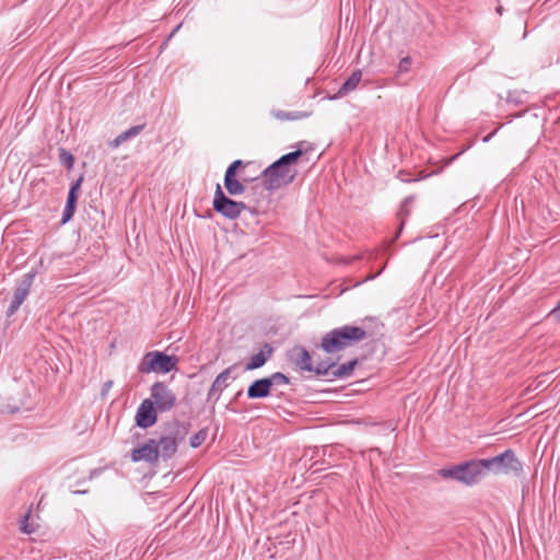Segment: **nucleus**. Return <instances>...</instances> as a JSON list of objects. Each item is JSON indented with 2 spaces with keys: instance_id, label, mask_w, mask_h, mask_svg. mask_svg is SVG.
Returning <instances> with one entry per match:
<instances>
[{
  "instance_id": "1",
  "label": "nucleus",
  "mask_w": 560,
  "mask_h": 560,
  "mask_svg": "<svg viewBox=\"0 0 560 560\" xmlns=\"http://www.w3.org/2000/svg\"><path fill=\"white\" fill-rule=\"evenodd\" d=\"M304 141L298 142L294 145V151L283 154L261 172L260 178L262 179L264 188L268 191V196L282 186L294 182L296 171H292L291 166L295 164L304 153L313 149L311 145L307 148H304Z\"/></svg>"
},
{
  "instance_id": "2",
  "label": "nucleus",
  "mask_w": 560,
  "mask_h": 560,
  "mask_svg": "<svg viewBox=\"0 0 560 560\" xmlns=\"http://www.w3.org/2000/svg\"><path fill=\"white\" fill-rule=\"evenodd\" d=\"M191 428L188 421L172 419L163 424V431L158 439H154L160 452V458L167 462L175 456L178 446L186 440Z\"/></svg>"
},
{
  "instance_id": "3",
  "label": "nucleus",
  "mask_w": 560,
  "mask_h": 560,
  "mask_svg": "<svg viewBox=\"0 0 560 560\" xmlns=\"http://www.w3.org/2000/svg\"><path fill=\"white\" fill-rule=\"evenodd\" d=\"M178 358L175 354H167L154 350L147 352L138 364V372L141 374L162 373L167 374L176 369Z\"/></svg>"
},
{
  "instance_id": "4",
  "label": "nucleus",
  "mask_w": 560,
  "mask_h": 560,
  "mask_svg": "<svg viewBox=\"0 0 560 560\" xmlns=\"http://www.w3.org/2000/svg\"><path fill=\"white\" fill-rule=\"evenodd\" d=\"M212 207L217 213L229 220H236L247 208L245 202L236 201L228 197L220 184L215 186Z\"/></svg>"
},
{
  "instance_id": "5",
  "label": "nucleus",
  "mask_w": 560,
  "mask_h": 560,
  "mask_svg": "<svg viewBox=\"0 0 560 560\" xmlns=\"http://www.w3.org/2000/svg\"><path fill=\"white\" fill-rule=\"evenodd\" d=\"M36 270L33 269L26 273H24L18 281L16 287L13 291V298L11 300V303L5 312L7 318H10L13 316L20 306L23 304L27 295L30 294L32 284L34 282Z\"/></svg>"
},
{
  "instance_id": "6",
  "label": "nucleus",
  "mask_w": 560,
  "mask_h": 560,
  "mask_svg": "<svg viewBox=\"0 0 560 560\" xmlns=\"http://www.w3.org/2000/svg\"><path fill=\"white\" fill-rule=\"evenodd\" d=\"M497 472L521 477L524 472L523 463L517 458L512 448L493 456Z\"/></svg>"
},
{
  "instance_id": "7",
  "label": "nucleus",
  "mask_w": 560,
  "mask_h": 560,
  "mask_svg": "<svg viewBox=\"0 0 560 560\" xmlns=\"http://www.w3.org/2000/svg\"><path fill=\"white\" fill-rule=\"evenodd\" d=\"M155 408L161 412L170 411L176 404V395L163 382L151 386V398Z\"/></svg>"
},
{
  "instance_id": "8",
  "label": "nucleus",
  "mask_w": 560,
  "mask_h": 560,
  "mask_svg": "<svg viewBox=\"0 0 560 560\" xmlns=\"http://www.w3.org/2000/svg\"><path fill=\"white\" fill-rule=\"evenodd\" d=\"M288 361L300 373H311L313 370V359L310 351L302 345H295L287 352Z\"/></svg>"
},
{
  "instance_id": "9",
  "label": "nucleus",
  "mask_w": 560,
  "mask_h": 560,
  "mask_svg": "<svg viewBox=\"0 0 560 560\" xmlns=\"http://www.w3.org/2000/svg\"><path fill=\"white\" fill-rule=\"evenodd\" d=\"M158 409L154 406V402L150 398H145L139 405L136 416H135V424L140 429H148L153 427L159 419Z\"/></svg>"
},
{
  "instance_id": "10",
  "label": "nucleus",
  "mask_w": 560,
  "mask_h": 560,
  "mask_svg": "<svg viewBox=\"0 0 560 560\" xmlns=\"http://www.w3.org/2000/svg\"><path fill=\"white\" fill-rule=\"evenodd\" d=\"M130 459L133 463L145 462L150 465L156 464L160 459V452L154 439H148L144 443L132 448Z\"/></svg>"
},
{
  "instance_id": "11",
  "label": "nucleus",
  "mask_w": 560,
  "mask_h": 560,
  "mask_svg": "<svg viewBox=\"0 0 560 560\" xmlns=\"http://www.w3.org/2000/svg\"><path fill=\"white\" fill-rule=\"evenodd\" d=\"M341 336L345 348L355 345L368 337V331L363 327L345 325L337 328Z\"/></svg>"
},
{
  "instance_id": "12",
  "label": "nucleus",
  "mask_w": 560,
  "mask_h": 560,
  "mask_svg": "<svg viewBox=\"0 0 560 560\" xmlns=\"http://www.w3.org/2000/svg\"><path fill=\"white\" fill-rule=\"evenodd\" d=\"M235 368L236 364L226 368L214 378L208 392V401L213 400V404H215L219 400L221 393L229 386L228 380Z\"/></svg>"
},
{
  "instance_id": "13",
  "label": "nucleus",
  "mask_w": 560,
  "mask_h": 560,
  "mask_svg": "<svg viewBox=\"0 0 560 560\" xmlns=\"http://www.w3.org/2000/svg\"><path fill=\"white\" fill-rule=\"evenodd\" d=\"M456 465L460 483L471 487L480 481L474 458Z\"/></svg>"
},
{
  "instance_id": "14",
  "label": "nucleus",
  "mask_w": 560,
  "mask_h": 560,
  "mask_svg": "<svg viewBox=\"0 0 560 560\" xmlns=\"http://www.w3.org/2000/svg\"><path fill=\"white\" fill-rule=\"evenodd\" d=\"M341 336L339 335L337 328H334L326 332L320 340L319 348L328 354L336 353L339 351L345 350V346L342 343V340L340 339Z\"/></svg>"
},
{
  "instance_id": "15",
  "label": "nucleus",
  "mask_w": 560,
  "mask_h": 560,
  "mask_svg": "<svg viewBox=\"0 0 560 560\" xmlns=\"http://www.w3.org/2000/svg\"><path fill=\"white\" fill-rule=\"evenodd\" d=\"M273 351L275 349L272 345L269 342H265L259 352L253 354L248 359L245 365V371H253L264 366L266 362L272 357Z\"/></svg>"
},
{
  "instance_id": "16",
  "label": "nucleus",
  "mask_w": 560,
  "mask_h": 560,
  "mask_svg": "<svg viewBox=\"0 0 560 560\" xmlns=\"http://www.w3.org/2000/svg\"><path fill=\"white\" fill-rule=\"evenodd\" d=\"M272 387L267 377L253 381L247 387V397L249 399H264L271 395Z\"/></svg>"
},
{
  "instance_id": "17",
  "label": "nucleus",
  "mask_w": 560,
  "mask_h": 560,
  "mask_svg": "<svg viewBox=\"0 0 560 560\" xmlns=\"http://www.w3.org/2000/svg\"><path fill=\"white\" fill-rule=\"evenodd\" d=\"M362 78V71L360 69L354 70L351 75L341 84L336 94L328 96V100L335 101L345 97L350 92L357 89Z\"/></svg>"
},
{
  "instance_id": "18",
  "label": "nucleus",
  "mask_w": 560,
  "mask_h": 560,
  "mask_svg": "<svg viewBox=\"0 0 560 560\" xmlns=\"http://www.w3.org/2000/svg\"><path fill=\"white\" fill-rule=\"evenodd\" d=\"M415 201V196L413 195H410V196H407L400 203L399 206V209L397 211V220H398V228H397V232L394 236V241L398 240V237L400 236L402 230H404V226L411 213V210H410V206L411 203Z\"/></svg>"
},
{
  "instance_id": "19",
  "label": "nucleus",
  "mask_w": 560,
  "mask_h": 560,
  "mask_svg": "<svg viewBox=\"0 0 560 560\" xmlns=\"http://www.w3.org/2000/svg\"><path fill=\"white\" fill-rule=\"evenodd\" d=\"M479 480L483 479L488 474L498 475L493 457L474 458Z\"/></svg>"
},
{
  "instance_id": "20",
  "label": "nucleus",
  "mask_w": 560,
  "mask_h": 560,
  "mask_svg": "<svg viewBox=\"0 0 560 560\" xmlns=\"http://www.w3.org/2000/svg\"><path fill=\"white\" fill-rule=\"evenodd\" d=\"M79 195L68 191L66 205L62 211L61 224L68 223L77 211Z\"/></svg>"
},
{
  "instance_id": "21",
  "label": "nucleus",
  "mask_w": 560,
  "mask_h": 560,
  "mask_svg": "<svg viewBox=\"0 0 560 560\" xmlns=\"http://www.w3.org/2000/svg\"><path fill=\"white\" fill-rule=\"evenodd\" d=\"M359 360L357 358L349 360L346 363L340 364L335 370L331 371V378H347L352 375L354 369L358 366Z\"/></svg>"
},
{
  "instance_id": "22",
  "label": "nucleus",
  "mask_w": 560,
  "mask_h": 560,
  "mask_svg": "<svg viewBox=\"0 0 560 560\" xmlns=\"http://www.w3.org/2000/svg\"><path fill=\"white\" fill-rule=\"evenodd\" d=\"M224 187L230 196L242 195L246 189L244 183H242L237 178V176L225 175V174H224Z\"/></svg>"
},
{
  "instance_id": "23",
  "label": "nucleus",
  "mask_w": 560,
  "mask_h": 560,
  "mask_svg": "<svg viewBox=\"0 0 560 560\" xmlns=\"http://www.w3.org/2000/svg\"><path fill=\"white\" fill-rule=\"evenodd\" d=\"M271 115L280 121L300 120L310 117L312 112H285L281 109H272Z\"/></svg>"
},
{
  "instance_id": "24",
  "label": "nucleus",
  "mask_w": 560,
  "mask_h": 560,
  "mask_svg": "<svg viewBox=\"0 0 560 560\" xmlns=\"http://www.w3.org/2000/svg\"><path fill=\"white\" fill-rule=\"evenodd\" d=\"M58 158L61 165H63L68 171L73 168L74 165V155L65 148L58 149Z\"/></svg>"
},
{
  "instance_id": "25",
  "label": "nucleus",
  "mask_w": 560,
  "mask_h": 560,
  "mask_svg": "<svg viewBox=\"0 0 560 560\" xmlns=\"http://www.w3.org/2000/svg\"><path fill=\"white\" fill-rule=\"evenodd\" d=\"M208 428H201L198 432H196L192 436H190L189 445L191 448H197L205 443L208 436Z\"/></svg>"
},
{
  "instance_id": "26",
  "label": "nucleus",
  "mask_w": 560,
  "mask_h": 560,
  "mask_svg": "<svg viewBox=\"0 0 560 560\" xmlns=\"http://www.w3.org/2000/svg\"><path fill=\"white\" fill-rule=\"evenodd\" d=\"M438 475L444 479H453L459 482L457 465L441 468L438 470Z\"/></svg>"
},
{
  "instance_id": "27",
  "label": "nucleus",
  "mask_w": 560,
  "mask_h": 560,
  "mask_svg": "<svg viewBox=\"0 0 560 560\" xmlns=\"http://www.w3.org/2000/svg\"><path fill=\"white\" fill-rule=\"evenodd\" d=\"M266 377L269 381L272 388H273V386L287 385L290 383L289 376H287L285 374H283L281 372H275L271 375L266 376Z\"/></svg>"
},
{
  "instance_id": "28",
  "label": "nucleus",
  "mask_w": 560,
  "mask_h": 560,
  "mask_svg": "<svg viewBox=\"0 0 560 560\" xmlns=\"http://www.w3.org/2000/svg\"><path fill=\"white\" fill-rule=\"evenodd\" d=\"M311 373H314L315 377H323L327 375L331 376V364L325 365V362L320 361L316 365L313 364V370Z\"/></svg>"
},
{
  "instance_id": "29",
  "label": "nucleus",
  "mask_w": 560,
  "mask_h": 560,
  "mask_svg": "<svg viewBox=\"0 0 560 560\" xmlns=\"http://www.w3.org/2000/svg\"><path fill=\"white\" fill-rule=\"evenodd\" d=\"M247 163L243 162L242 160H235L233 161L229 166L228 168L225 170V175H235L237 176V172L241 170V168H244L246 166Z\"/></svg>"
},
{
  "instance_id": "30",
  "label": "nucleus",
  "mask_w": 560,
  "mask_h": 560,
  "mask_svg": "<svg viewBox=\"0 0 560 560\" xmlns=\"http://www.w3.org/2000/svg\"><path fill=\"white\" fill-rule=\"evenodd\" d=\"M412 63L411 57H404L398 63V73H405L410 70Z\"/></svg>"
},
{
  "instance_id": "31",
  "label": "nucleus",
  "mask_w": 560,
  "mask_h": 560,
  "mask_svg": "<svg viewBox=\"0 0 560 560\" xmlns=\"http://www.w3.org/2000/svg\"><path fill=\"white\" fill-rule=\"evenodd\" d=\"M144 127H145V124L132 126L129 129H127L126 131H124L125 136L127 137V139H131V138L138 136L144 129Z\"/></svg>"
},
{
  "instance_id": "32",
  "label": "nucleus",
  "mask_w": 560,
  "mask_h": 560,
  "mask_svg": "<svg viewBox=\"0 0 560 560\" xmlns=\"http://www.w3.org/2000/svg\"><path fill=\"white\" fill-rule=\"evenodd\" d=\"M397 178H399L404 183H412L420 180L422 177H412L409 172L401 170L398 172Z\"/></svg>"
},
{
  "instance_id": "33",
  "label": "nucleus",
  "mask_w": 560,
  "mask_h": 560,
  "mask_svg": "<svg viewBox=\"0 0 560 560\" xmlns=\"http://www.w3.org/2000/svg\"><path fill=\"white\" fill-rule=\"evenodd\" d=\"M84 180V176L80 175L71 185L69 188L70 192L80 195L81 185Z\"/></svg>"
},
{
  "instance_id": "34",
  "label": "nucleus",
  "mask_w": 560,
  "mask_h": 560,
  "mask_svg": "<svg viewBox=\"0 0 560 560\" xmlns=\"http://www.w3.org/2000/svg\"><path fill=\"white\" fill-rule=\"evenodd\" d=\"M21 530L25 534H32L34 532V529L28 526V514L21 521Z\"/></svg>"
},
{
  "instance_id": "35",
  "label": "nucleus",
  "mask_w": 560,
  "mask_h": 560,
  "mask_svg": "<svg viewBox=\"0 0 560 560\" xmlns=\"http://www.w3.org/2000/svg\"><path fill=\"white\" fill-rule=\"evenodd\" d=\"M253 195L262 194L264 190H266L262 186V182L260 184H256L252 186L250 188Z\"/></svg>"
},
{
  "instance_id": "36",
  "label": "nucleus",
  "mask_w": 560,
  "mask_h": 560,
  "mask_svg": "<svg viewBox=\"0 0 560 560\" xmlns=\"http://www.w3.org/2000/svg\"><path fill=\"white\" fill-rule=\"evenodd\" d=\"M128 140L127 137L125 136V132H121L119 136H117L114 140V145H119L120 143H122L124 141Z\"/></svg>"
},
{
  "instance_id": "37",
  "label": "nucleus",
  "mask_w": 560,
  "mask_h": 560,
  "mask_svg": "<svg viewBox=\"0 0 560 560\" xmlns=\"http://www.w3.org/2000/svg\"><path fill=\"white\" fill-rule=\"evenodd\" d=\"M470 148V144L467 145L464 150H462L460 152H458L457 154L453 155L450 160H448V163H452L453 161H455L465 150L469 149Z\"/></svg>"
},
{
  "instance_id": "38",
  "label": "nucleus",
  "mask_w": 560,
  "mask_h": 560,
  "mask_svg": "<svg viewBox=\"0 0 560 560\" xmlns=\"http://www.w3.org/2000/svg\"><path fill=\"white\" fill-rule=\"evenodd\" d=\"M325 362V365L331 364V371L335 370V366L337 365V362L331 360L330 358L323 360Z\"/></svg>"
},
{
  "instance_id": "39",
  "label": "nucleus",
  "mask_w": 560,
  "mask_h": 560,
  "mask_svg": "<svg viewBox=\"0 0 560 560\" xmlns=\"http://www.w3.org/2000/svg\"><path fill=\"white\" fill-rule=\"evenodd\" d=\"M558 313H560V301L558 302V304L553 307V310L550 312V315H557Z\"/></svg>"
},
{
  "instance_id": "40",
  "label": "nucleus",
  "mask_w": 560,
  "mask_h": 560,
  "mask_svg": "<svg viewBox=\"0 0 560 560\" xmlns=\"http://www.w3.org/2000/svg\"><path fill=\"white\" fill-rule=\"evenodd\" d=\"M497 133V129L493 130L491 133H489L488 136H486L482 141L483 142H488L494 135Z\"/></svg>"
},
{
  "instance_id": "41",
  "label": "nucleus",
  "mask_w": 560,
  "mask_h": 560,
  "mask_svg": "<svg viewBox=\"0 0 560 560\" xmlns=\"http://www.w3.org/2000/svg\"><path fill=\"white\" fill-rule=\"evenodd\" d=\"M19 410H20V408H19V407H10V406H8V412H9V413H15V412H18Z\"/></svg>"
},
{
  "instance_id": "42",
  "label": "nucleus",
  "mask_w": 560,
  "mask_h": 560,
  "mask_svg": "<svg viewBox=\"0 0 560 560\" xmlns=\"http://www.w3.org/2000/svg\"><path fill=\"white\" fill-rule=\"evenodd\" d=\"M98 471H100V469L92 470L91 474H90V479H92L93 477L97 476Z\"/></svg>"
},
{
  "instance_id": "43",
  "label": "nucleus",
  "mask_w": 560,
  "mask_h": 560,
  "mask_svg": "<svg viewBox=\"0 0 560 560\" xmlns=\"http://www.w3.org/2000/svg\"><path fill=\"white\" fill-rule=\"evenodd\" d=\"M88 491L86 490H75L73 491L74 494H83V493H86Z\"/></svg>"
},
{
  "instance_id": "44",
  "label": "nucleus",
  "mask_w": 560,
  "mask_h": 560,
  "mask_svg": "<svg viewBox=\"0 0 560 560\" xmlns=\"http://www.w3.org/2000/svg\"><path fill=\"white\" fill-rule=\"evenodd\" d=\"M212 217V213L208 210L207 213H205V215H202V218H211Z\"/></svg>"
},
{
  "instance_id": "45",
  "label": "nucleus",
  "mask_w": 560,
  "mask_h": 560,
  "mask_svg": "<svg viewBox=\"0 0 560 560\" xmlns=\"http://www.w3.org/2000/svg\"><path fill=\"white\" fill-rule=\"evenodd\" d=\"M242 394H243V390L241 389V390H238V392L236 393V395H235V397H234V398H235V399L240 398V396H241Z\"/></svg>"
},
{
  "instance_id": "46",
  "label": "nucleus",
  "mask_w": 560,
  "mask_h": 560,
  "mask_svg": "<svg viewBox=\"0 0 560 560\" xmlns=\"http://www.w3.org/2000/svg\"><path fill=\"white\" fill-rule=\"evenodd\" d=\"M502 10H503V9H502V7H498V8H497V12H498L499 14H502Z\"/></svg>"
},
{
  "instance_id": "47",
  "label": "nucleus",
  "mask_w": 560,
  "mask_h": 560,
  "mask_svg": "<svg viewBox=\"0 0 560 560\" xmlns=\"http://www.w3.org/2000/svg\"><path fill=\"white\" fill-rule=\"evenodd\" d=\"M373 278H374V276H370V277H368L364 281L370 280V279H373Z\"/></svg>"
},
{
  "instance_id": "48",
  "label": "nucleus",
  "mask_w": 560,
  "mask_h": 560,
  "mask_svg": "<svg viewBox=\"0 0 560 560\" xmlns=\"http://www.w3.org/2000/svg\"><path fill=\"white\" fill-rule=\"evenodd\" d=\"M109 385H112V381H108V383L106 384V387H109Z\"/></svg>"
},
{
  "instance_id": "49",
  "label": "nucleus",
  "mask_w": 560,
  "mask_h": 560,
  "mask_svg": "<svg viewBox=\"0 0 560 560\" xmlns=\"http://www.w3.org/2000/svg\"><path fill=\"white\" fill-rule=\"evenodd\" d=\"M109 385H112V381H108V383L106 384V387H109Z\"/></svg>"
}]
</instances>
